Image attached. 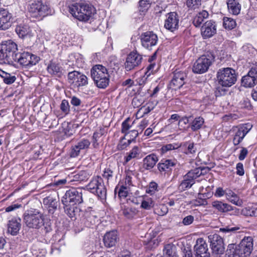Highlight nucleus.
<instances>
[{"instance_id":"nucleus-56","label":"nucleus","mask_w":257,"mask_h":257,"mask_svg":"<svg viewBox=\"0 0 257 257\" xmlns=\"http://www.w3.org/2000/svg\"><path fill=\"white\" fill-rule=\"evenodd\" d=\"M132 172H127L126 174L125 180H124V185H123L124 186H126L127 188H129V187L131 186H133V183H132Z\"/></svg>"},{"instance_id":"nucleus-3","label":"nucleus","mask_w":257,"mask_h":257,"mask_svg":"<svg viewBox=\"0 0 257 257\" xmlns=\"http://www.w3.org/2000/svg\"><path fill=\"white\" fill-rule=\"evenodd\" d=\"M217 78L219 85L230 87L236 81L237 75L235 70L229 67L223 68L218 70Z\"/></svg>"},{"instance_id":"nucleus-2","label":"nucleus","mask_w":257,"mask_h":257,"mask_svg":"<svg viewBox=\"0 0 257 257\" xmlns=\"http://www.w3.org/2000/svg\"><path fill=\"white\" fill-rule=\"evenodd\" d=\"M91 76L96 86L105 88L109 84V75L107 69L102 65H94L90 71Z\"/></svg>"},{"instance_id":"nucleus-18","label":"nucleus","mask_w":257,"mask_h":257,"mask_svg":"<svg viewBox=\"0 0 257 257\" xmlns=\"http://www.w3.org/2000/svg\"><path fill=\"white\" fill-rule=\"evenodd\" d=\"M90 145V142L89 140L86 139L80 140L77 144L72 146L70 156L74 158L77 157L81 150L88 149Z\"/></svg>"},{"instance_id":"nucleus-45","label":"nucleus","mask_w":257,"mask_h":257,"mask_svg":"<svg viewBox=\"0 0 257 257\" xmlns=\"http://www.w3.org/2000/svg\"><path fill=\"white\" fill-rule=\"evenodd\" d=\"M131 142V140H126L124 138H123L120 140L117 148L119 150H124L130 145Z\"/></svg>"},{"instance_id":"nucleus-46","label":"nucleus","mask_w":257,"mask_h":257,"mask_svg":"<svg viewBox=\"0 0 257 257\" xmlns=\"http://www.w3.org/2000/svg\"><path fill=\"white\" fill-rule=\"evenodd\" d=\"M76 84L78 86H82L87 85L88 84L87 77L83 74L80 73L76 80Z\"/></svg>"},{"instance_id":"nucleus-17","label":"nucleus","mask_w":257,"mask_h":257,"mask_svg":"<svg viewBox=\"0 0 257 257\" xmlns=\"http://www.w3.org/2000/svg\"><path fill=\"white\" fill-rule=\"evenodd\" d=\"M194 250L196 257H210L207 244L202 238L197 239Z\"/></svg>"},{"instance_id":"nucleus-33","label":"nucleus","mask_w":257,"mask_h":257,"mask_svg":"<svg viewBox=\"0 0 257 257\" xmlns=\"http://www.w3.org/2000/svg\"><path fill=\"white\" fill-rule=\"evenodd\" d=\"M225 196L226 199L231 203L238 206H241L243 204V201L234 192L231 190H228L226 192Z\"/></svg>"},{"instance_id":"nucleus-62","label":"nucleus","mask_w":257,"mask_h":257,"mask_svg":"<svg viewBox=\"0 0 257 257\" xmlns=\"http://www.w3.org/2000/svg\"><path fill=\"white\" fill-rule=\"evenodd\" d=\"M191 118L192 117L191 116L189 117L184 116L181 117L179 119V121L178 122L179 125L182 127H184V125H185L186 124H188Z\"/></svg>"},{"instance_id":"nucleus-12","label":"nucleus","mask_w":257,"mask_h":257,"mask_svg":"<svg viewBox=\"0 0 257 257\" xmlns=\"http://www.w3.org/2000/svg\"><path fill=\"white\" fill-rule=\"evenodd\" d=\"M29 12L34 18L44 16L48 14V7L43 4L41 1H34L28 7Z\"/></svg>"},{"instance_id":"nucleus-55","label":"nucleus","mask_w":257,"mask_h":257,"mask_svg":"<svg viewBox=\"0 0 257 257\" xmlns=\"http://www.w3.org/2000/svg\"><path fill=\"white\" fill-rule=\"evenodd\" d=\"M194 220V217L191 215H188L185 217L180 224H182L185 226H187L191 224Z\"/></svg>"},{"instance_id":"nucleus-38","label":"nucleus","mask_w":257,"mask_h":257,"mask_svg":"<svg viewBox=\"0 0 257 257\" xmlns=\"http://www.w3.org/2000/svg\"><path fill=\"white\" fill-rule=\"evenodd\" d=\"M0 76L3 79L4 83L8 85L13 83L16 80L15 76L12 75L1 69H0Z\"/></svg>"},{"instance_id":"nucleus-60","label":"nucleus","mask_w":257,"mask_h":257,"mask_svg":"<svg viewBox=\"0 0 257 257\" xmlns=\"http://www.w3.org/2000/svg\"><path fill=\"white\" fill-rule=\"evenodd\" d=\"M240 227H230L229 226H226L225 227L220 228V230L223 232H235L237 230H239Z\"/></svg>"},{"instance_id":"nucleus-9","label":"nucleus","mask_w":257,"mask_h":257,"mask_svg":"<svg viewBox=\"0 0 257 257\" xmlns=\"http://www.w3.org/2000/svg\"><path fill=\"white\" fill-rule=\"evenodd\" d=\"M252 248V238L248 236L245 237L235 249H232L239 257H247L251 253Z\"/></svg>"},{"instance_id":"nucleus-49","label":"nucleus","mask_w":257,"mask_h":257,"mask_svg":"<svg viewBox=\"0 0 257 257\" xmlns=\"http://www.w3.org/2000/svg\"><path fill=\"white\" fill-rule=\"evenodd\" d=\"M184 146L187 147V151L185 152L186 154H193L196 153V148L195 147V144L194 143L186 142L184 144Z\"/></svg>"},{"instance_id":"nucleus-40","label":"nucleus","mask_w":257,"mask_h":257,"mask_svg":"<svg viewBox=\"0 0 257 257\" xmlns=\"http://www.w3.org/2000/svg\"><path fill=\"white\" fill-rule=\"evenodd\" d=\"M174 247L171 244H167L163 249L164 257H178L177 254L174 251Z\"/></svg>"},{"instance_id":"nucleus-58","label":"nucleus","mask_w":257,"mask_h":257,"mask_svg":"<svg viewBox=\"0 0 257 257\" xmlns=\"http://www.w3.org/2000/svg\"><path fill=\"white\" fill-rule=\"evenodd\" d=\"M80 72L77 71H73L70 72L68 74V78L69 80L72 81L74 82L75 81L76 82L78 76H79Z\"/></svg>"},{"instance_id":"nucleus-57","label":"nucleus","mask_w":257,"mask_h":257,"mask_svg":"<svg viewBox=\"0 0 257 257\" xmlns=\"http://www.w3.org/2000/svg\"><path fill=\"white\" fill-rule=\"evenodd\" d=\"M154 106L152 103H148L147 106L141 108L139 111H142L143 115L147 114L152 110Z\"/></svg>"},{"instance_id":"nucleus-30","label":"nucleus","mask_w":257,"mask_h":257,"mask_svg":"<svg viewBox=\"0 0 257 257\" xmlns=\"http://www.w3.org/2000/svg\"><path fill=\"white\" fill-rule=\"evenodd\" d=\"M158 161V157L156 155L153 154L148 155L143 160L144 168L147 170L153 168Z\"/></svg>"},{"instance_id":"nucleus-63","label":"nucleus","mask_w":257,"mask_h":257,"mask_svg":"<svg viewBox=\"0 0 257 257\" xmlns=\"http://www.w3.org/2000/svg\"><path fill=\"white\" fill-rule=\"evenodd\" d=\"M236 174L239 176H243L244 174L243 165L241 163H238L236 166Z\"/></svg>"},{"instance_id":"nucleus-11","label":"nucleus","mask_w":257,"mask_h":257,"mask_svg":"<svg viewBox=\"0 0 257 257\" xmlns=\"http://www.w3.org/2000/svg\"><path fill=\"white\" fill-rule=\"evenodd\" d=\"M211 56L202 55L199 57L194 63L192 70L197 74H202L206 72L212 62Z\"/></svg>"},{"instance_id":"nucleus-7","label":"nucleus","mask_w":257,"mask_h":257,"mask_svg":"<svg viewBox=\"0 0 257 257\" xmlns=\"http://www.w3.org/2000/svg\"><path fill=\"white\" fill-rule=\"evenodd\" d=\"M87 187L92 193L96 194L100 199H105L106 189L100 177L97 176L94 178L88 184Z\"/></svg>"},{"instance_id":"nucleus-50","label":"nucleus","mask_w":257,"mask_h":257,"mask_svg":"<svg viewBox=\"0 0 257 257\" xmlns=\"http://www.w3.org/2000/svg\"><path fill=\"white\" fill-rule=\"evenodd\" d=\"M75 179L79 181H84L88 179L89 174L85 171H81L74 176Z\"/></svg>"},{"instance_id":"nucleus-24","label":"nucleus","mask_w":257,"mask_h":257,"mask_svg":"<svg viewBox=\"0 0 257 257\" xmlns=\"http://www.w3.org/2000/svg\"><path fill=\"white\" fill-rule=\"evenodd\" d=\"M118 239L116 231L112 230L105 234L103 236V242L107 247H111L115 245Z\"/></svg>"},{"instance_id":"nucleus-10","label":"nucleus","mask_w":257,"mask_h":257,"mask_svg":"<svg viewBox=\"0 0 257 257\" xmlns=\"http://www.w3.org/2000/svg\"><path fill=\"white\" fill-rule=\"evenodd\" d=\"M17 50V44L12 40H9L3 42L1 45L0 52L3 59L7 61L14 60L15 52Z\"/></svg>"},{"instance_id":"nucleus-31","label":"nucleus","mask_w":257,"mask_h":257,"mask_svg":"<svg viewBox=\"0 0 257 257\" xmlns=\"http://www.w3.org/2000/svg\"><path fill=\"white\" fill-rule=\"evenodd\" d=\"M141 149L138 146L134 147L127 153V156L124 157L125 163H127L133 159H139L141 158Z\"/></svg>"},{"instance_id":"nucleus-54","label":"nucleus","mask_w":257,"mask_h":257,"mask_svg":"<svg viewBox=\"0 0 257 257\" xmlns=\"http://www.w3.org/2000/svg\"><path fill=\"white\" fill-rule=\"evenodd\" d=\"M130 121V118H127L121 124V132L125 135L127 134L128 130L131 127V125L128 123Z\"/></svg>"},{"instance_id":"nucleus-48","label":"nucleus","mask_w":257,"mask_h":257,"mask_svg":"<svg viewBox=\"0 0 257 257\" xmlns=\"http://www.w3.org/2000/svg\"><path fill=\"white\" fill-rule=\"evenodd\" d=\"M151 0H141L139 2L140 11L145 12L150 7Z\"/></svg>"},{"instance_id":"nucleus-6","label":"nucleus","mask_w":257,"mask_h":257,"mask_svg":"<svg viewBox=\"0 0 257 257\" xmlns=\"http://www.w3.org/2000/svg\"><path fill=\"white\" fill-rule=\"evenodd\" d=\"M205 170L204 168H197L188 172L183 177V180L179 186V190L183 191L190 188L194 184V180L202 175Z\"/></svg>"},{"instance_id":"nucleus-20","label":"nucleus","mask_w":257,"mask_h":257,"mask_svg":"<svg viewBox=\"0 0 257 257\" xmlns=\"http://www.w3.org/2000/svg\"><path fill=\"white\" fill-rule=\"evenodd\" d=\"M164 27L167 29L173 32L178 27L179 17L177 13L171 12L167 15Z\"/></svg>"},{"instance_id":"nucleus-1","label":"nucleus","mask_w":257,"mask_h":257,"mask_svg":"<svg viewBox=\"0 0 257 257\" xmlns=\"http://www.w3.org/2000/svg\"><path fill=\"white\" fill-rule=\"evenodd\" d=\"M72 15L81 21H87L95 12L94 8L85 3H75L69 7Z\"/></svg>"},{"instance_id":"nucleus-64","label":"nucleus","mask_w":257,"mask_h":257,"mask_svg":"<svg viewBox=\"0 0 257 257\" xmlns=\"http://www.w3.org/2000/svg\"><path fill=\"white\" fill-rule=\"evenodd\" d=\"M140 133L139 130H134L130 132H128L127 134H129L130 137V140H131V141L132 142L138 136Z\"/></svg>"},{"instance_id":"nucleus-36","label":"nucleus","mask_w":257,"mask_h":257,"mask_svg":"<svg viewBox=\"0 0 257 257\" xmlns=\"http://www.w3.org/2000/svg\"><path fill=\"white\" fill-rule=\"evenodd\" d=\"M208 16V13L206 11L203 10L194 17L193 24L196 27L200 26L204 21V20L207 19Z\"/></svg>"},{"instance_id":"nucleus-52","label":"nucleus","mask_w":257,"mask_h":257,"mask_svg":"<svg viewBox=\"0 0 257 257\" xmlns=\"http://www.w3.org/2000/svg\"><path fill=\"white\" fill-rule=\"evenodd\" d=\"M154 206V202L152 199L144 200L141 203V207L145 209H150Z\"/></svg>"},{"instance_id":"nucleus-23","label":"nucleus","mask_w":257,"mask_h":257,"mask_svg":"<svg viewBox=\"0 0 257 257\" xmlns=\"http://www.w3.org/2000/svg\"><path fill=\"white\" fill-rule=\"evenodd\" d=\"M132 201L131 199H128L127 200L126 203L121 204V211L124 217L127 219L133 218L138 213V210L130 204V202Z\"/></svg>"},{"instance_id":"nucleus-22","label":"nucleus","mask_w":257,"mask_h":257,"mask_svg":"<svg viewBox=\"0 0 257 257\" xmlns=\"http://www.w3.org/2000/svg\"><path fill=\"white\" fill-rule=\"evenodd\" d=\"M201 35L204 39L212 37L216 33V27L215 22L208 21L205 22L202 26Z\"/></svg>"},{"instance_id":"nucleus-19","label":"nucleus","mask_w":257,"mask_h":257,"mask_svg":"<svg viewBox=\"0 0 257 257\" xmlns=\"http://www.w3.org/2000/svg\"><path fill=\"white\" fill-rule=\"evenodd\" d=\"M250 130V128H248L246 125L236 127L234 129V134L233 138V145L234 146L239 145Z\"/></svg>"},{"instance_id":"nucleus-59","label":"nucleus","mask_w":257,"mask_h":257,"mask_svg":"<svg viewBox=\"0 0 257 257\" xmlns=\"http://www.w3.org/2000/svg\"><path fill=\"white\" fill-rule=\"evenodd\" d=\"M157 211H158V214L159 215L163 216L167 213L168 211V208L166 205L161 204L157 209Z\"/></svg>"},{"instance_id":"nucleus-25","label":"nucleus","mask_w":257,"mask_h":257,"mask_svg":"<svg viewBox=\"0 0 257 257\" xmlns=\"http://www.w3.org/2000/svg\"><path fill=\"white\" fill-rule=\"evenodd\" d=\"M43 204L47 208L49 214H53L56 210L58 205L57 199L52 196H49L43 199Z\"/></svg>"},{"instance_id":"nucleus-34","label":"nucleus","mask_w":257,"mask_h":257,"mask_svg":"<svg viewBox=\"0 0 257 257\" xmlns=\"http://www.w3.org/2000/svg\"><path fill=\"white\" fill-rule=\"evenodd\" d=\"M47 71L49 74L52 75H55L57 77H61L62 72L59 65L56 63L50 61L47 66Z\"/></svg>"},{"instance_id":"nucleus-16","label":"nucleus","mask_w":257,"mask_h":257,"mask_svg":"<svg viewBox=\"0 0 257 257\" xmlns=\"http://www.w3.org/2000/svg\"><path fill=\"white\" fill-rule=\"evenodd\" d=\"M186 78L187 74L185 72L181 71H175L169 84L170 88L174 90L180 88L185 84V80Z\"/></svg>"},{"instance_id":"nucleus-26","label":"nucleus","mask_w":257,"mask_h":257,"mask_svg":"<svg viewBox=\"0 0 257 257\" xmlns=\"http://www.w3.org/2000/svg\"><path fill=\"white\" fill-rule=\"evenodd\" d=\"M211 205L212 207L220 213H227L232 209L231 205L221 201H214L212 202Z\"/></svg>"},{"instance_id":"nucleus-27","label":"nucleus","mask_w":257,"mask_h":257,"mask_svg":"<svg viewBox=\"0 0 257 257\" xmlns=\"http://www.w3.org/2000/svg\"><path fill=\"white\" fill-rule=\"evenodd\" d=\"M176 165V162L172 160H164L158 164V169L160 172H168Z\"/></svg>"},{"instance_id":"nucleus-53","label":"nucleus","mask_w":257,"mask_h":257,"mask_svg":"<svg viewBox=\"0 0 257 257\" xmlns=\"http://www.w3.org/2000/svg\"><path fill=\"white\" fill-rule=\"evenodd\" d=\"M128 189L126 186L122 185L118 189V195L120 198H125L128 195Z\"/></svg>"},{"instance_id":"nucleus-42","label":"nucleus","mask_w":257,"mask_h":257,"mask_svg":"<svg viewBox=\"0 0 257 257\" xmlns=\"http://www.w3.org/2000/svg\"><path fill=\"white\" fill-rule=\"evenodd\" d=\"M202 0H186V4L189 10H195L201 5Z\"/></svg>"},{"instance_id":"nucleus-29","label":"nucleus","mask_w":257,"mask_h":257,"mask_svg":"<svg viewBox=\"0 0 257 257\" xmlns=\"http://www.w3.org/2000/svg\"><path fill=\"white\" fill-rule=\"evenodd\" d=\"M227 5L230 13L234 15L239 14L241 5L239 3V0H227Z\"/></svg>"},{"instance_id":"nucleus-39","label":"nucleus","mask_w":257,"mask_h":257,"mask_svg":"<svg viewBox=\"0 0 257 257\" xmlns=\"http://www.w3.org/2000/svg\"><path fill=\"white\" fill-rule=\"evenodd\" d=\"M63 204L64 205L65 212L67 214V215L71 218L75 217V210L77 209L75 205H72L71 204Z\"/></svg>"},{"instance_id":"nucleus-28","label":"nucleus","mask_w":257,"mask_h":257,"mask_svg":"<svg viewBox=\"0 0 257 257\" xmlns=\"http://www.w3.org/2000/svg\"><path fill=\"white\" fill-rule=\"evenodd\" d=\"M20 221V218H19L18 220L16 219H12L9 221L8 224V231L12 235H15L18 233L21 227Z\"/></svg>"},{"instance_id":"nucleus-35","label":"nucleus","mask_w":257,"mask_h":257,"mask_svg":"<svg viewBox=\"0 0 257 257\" xmlns=\"http://www.w3.org/2000/svg\"><path fill=\"white\" fill-rule=\"evenodd\" d=\"M241 83L245 87H252L257 84V80L248 72L246 75L242 78Z\"/></svg>"},{"instance_id":"nucleus-41","label":"nucleus","mask_w":257,"mask_h":257,"mask_svg":"<svg viewBox=\"0 0 257 257\" xmlns=\"http://www.w3.org/2000/svg\"><path fill=\"white\" fill-rule=\"evenodd\" d=\"M204 119L202 117H196L192 122L191 128L192 131H196L201 128L204 123Z\"/></svg>"},{"instance_id":"nucleus-5","label":"nucleus","mask_w":257,"mask_h":257,"mask_svg":"<svg viewBox=\"0 0 257 257\" xmlns=\"http://www.w3.org/2000/svg\"><path fill=\"white\" fill-rule=\"evenodd\" d=\"M23 220L26 225L29 228L39 229L45 225L44 217L42 214L37 212H25L23 215Z\"/></svg>"},{"instance_id":"nucleus-61","label":"nucleus","mask_w":257,"mask_h":257,"mask_svg":"<svg viewBox=\"0 0 257 257\" xmlns=\"http://www.w3.org/2000/svg\"><path fill=\"white\" fill-rule=\"evenodd\" d=\"M180 147V146L178 145L177 144H167L165 146H164L162 148V150L163 152H167L168 151H171L173 150H175L176 149H178Z\"/></svg>"},{"instance_id":"nucleus-51","label":"nucleus","mask_w":257,"mask_h":257,"mask_svg":"<svg viewBox=\"0 0 257 257\" xmlns=\"http://www.w3.org/2000/svg\"><path fill=\"white\" fill-rule=\"evenodd\" d=\"M60 109L61 111L65 114H67L70 111V106L67 100L63 99L60 104Z\"/></svg>"},{"instance_id":"nucleus-37","label":"nucleus","mask_w":257,"mask_h":257,"mask_svg":"<svg viewBox=\"0 0 257 257\" xmlns=\"http://www.w3.org/2000/svg\"><path fill=\"white\" fill-rule=\"evenodd\" d=\"M241 213L246 216H257V205L248 206L242 209Z\"/></svg>"},{"instance_id":"nucleus-13","label":"nucleus","mask_w":257,"mask_h":257,"mask_svg":"<svg viewBox=\"0 0 257 257\" xmlns=\"http://www.w3.org/2000/svg\"><path fill=\"white\" fill-rule=\"evenodd\" d=\"M143 56L137 51L131 52L127 56L124 67L126 71H131L136 69L142 63Z\"/></svg>"},{"instance_id":"nucleus-44","label":"nucleus","mask_w":257,"mask_h":257,"mask_svg":"<svg viewBox=\"0 0 257 257\" xmlns=\"http://www.w3.org/2000/svg\"><path fill=\"white\" fill-rule=\"evenodd\" d=\"M114 173L112 169L107 168H105L103 172L102 176L103 177L107 180V183L109 181H112L113 179Z\"/></svg>"},{"instance_id":"nucleus-47","label":"nucleus","mask_w":257,"mask_h":257,"mask_svg":"<svg viewBox=\"0 0 257 257\" xmlns=\"http://www.w3.org/2000/svg\"><path fill=\"white\" fill-rule=\"evenodd\" d=\"M158 184L154 182L150 183L148 187L146 189V192L151 195H153L156 191H158Z\"/></svg>"},{"instance_id":"nucleus-4","label":"nucleus","mask_w":257,"mask_h":257,"mask_svg":"<svg viewBox=\"0 0 257 257\" xmlns=\"http://www.w3.org/2000/svg\"><path fill=\"white\" fill-rule=\"evenodd\" d=\"M86 191L82 188H72L67 191L62 198L61 201L63 204H71L76 205L83 202V195L86 193Z\"/></svg>"},{"instance_id":"nucleus-14","label":"nucleus","mask_w":257,"mask_h":257,"mask_svg":"<svg viewBox=\"0 0 257 257\" xmlns=\"http://www.w3.org/2000/svg\"><path fill=\"white\" fill-rule=\"evenodd\" d=\"M208 238L213 252L217 254H223L225 249L223 239L216 233L210 234Z\"/></svg>"},{"instance_id":"nucleus-15","label":"nucleus","mask_w":257,"mask_h":257,"mask_svg":"<svg viewBox=\"0 0 257 257\" xmlns=\"http://www.w3.org/2000/svg\"><path fill=\"white\" fill-rule=\"evenodd\" d=\"M141 40L142 46L146 49H150L157 44L158 38L156 34L148 31L141 34Z\"/></svg>"},{"instance_id":"nucleus-32","label":"nucleus","mask_w":257,"mask_h":257,"mask_svg":"<svg viewBox=\"0 0 257 257\" xmlns=\"http://www.w3.org/2000/svg\"><path fill=\"white\" fill-rule=\"evenodd\" d=\"M15 31L19 37L22 38L25 36L31 37L33 35L30 28L27 25H19L16 27Z\"/></svg>"},{"instance_id":"nucleus-8","label":"nucleus","mask_w":257,"mask_h":257,"mask_svg":"<svg viewBox=\"0 0 257 257\" xmlns=\"http://www.w3.org/2000/svg\"><path fill=\"white\" fill-rule=\"evenodd\" d=\"M14 60L23 66L29 67L38 63L40 58L30 52L24 51L16 53Z\"/></svg>"},{"instance_id":"nucleus-21","label":"nucleus","mask_w":257,"mask_h":257,"mask_svg":"<svg viewBox=\"0 0 257 257\" xmlns=\"http://www.w3.org/2000/svg\"><path fill=\"white\" fill-rule=\"evenodd\" d=\"M12 18V14L7 9L0 8V29H9L11 26Z\"/></svg>"},{"instance_id":"nucleus-43","label":"nucleus","mask_w":257,"mask_h":257,"mask_svg":"<svg viewBox=\"0 0 257 257\" xmlns=\"http://www.w3.org/2000/svg\"><path fill=\"white\" fill-rule=\"evenodd\" d=\"M223 25L226 29L232 30L236 26V22L232 18L225 17L223 19Z\"/></svg>"}]
</instances>
